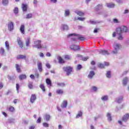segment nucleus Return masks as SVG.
<instances>
[{
    "mask_svg": "<svg viewBox=\"0 0 129 129\" xmlns=\"http://www.w3.org/2000/svg\"><path fill=\"white\" fill-rule=\"evenodd\" d=\"M96 11H99V10H101L102 9V4H99L98 5L96 8Z\"/></svg>",
    "mask_w": 129,
    "mask_h": 129,
    "instance_id": "f704fd0d",
    "label": "nucleus"
},
{
    "mask_svg": "<svg viewBox=\"0 0 129 129\" xmlns=\"http://www.w3.org/2000/svg\"><path fill=\"white\" fill-rule=\"evenodd\" d=\"M57 59L60 64H62V63H65V61L63 60V58L61 57V56H58Z\"/></svg>",
    "mask_w": 129,
    "mask_h": 129,
    "instance_id": "c756f323",
    "label": "nucleus"
},
{
    "mask_svg": "<svg viewBox=\"0 0 129 129\" xmlns=\"http://www.w3.org/2000/svg\"><path fill=\"white\" fill-rule=\"evenodd\" d=\"M62 69L64 72H66L67 75L69 76V75L71 74V72H72V69H73V68L71 67H64Z\"/></svg>",
    "mask_w": 129,
    "mask_h": 129,
    "instance_id": "39448f33",
    "label": "nucleus"
},
{
    "mask_svg": "<svg viewBox=\"0 0 129 129\" xmlns=\"http://www.w3.org/2000/svg\"><path fill=\"white\" fill-rule=\"evenodd\" d=\"M5 47H6V49L7 50V51L10 50V43H9V41H6L5 42Z\"/></svg>",
    "mask_w": 129,
    "mask_h": 129,
    "instance_id": "bb28decb",
    "label": "nucleus"
},
{
    "mask_svg": "<svg viewBox=\"0 0 129 129\" xmlns=\"http://www.w3.org/2000/svg\"><path fill=\"white\" fill-rule=\"evenodd\" d=\"M40 88L42 90V91H43V92H45L46 90L45 89V86H44V84H41L40 85Z\"/></svg>",
    "mask_w": 129,
    "mask_h": 129,
    "instance_id": "a18cd8bd",
    "label": "nucleus"
},
{
    "mask_svg": "<svg viewBox=\"0 0 129 129\" xmlns=\"http://www.w3.org/2000/svg\"><path fill=\"white\" fill-rule=\"evenodd\" d=\"M64 59L66 60H70V59H71V57H70V55H65Z\"/></svg>",
    "mask_w": 129,
    "mask_h": 129,
    "instance_id": "6e6d98bb",
    "label": "nucleus"
},
{
    "mask_svg": "<svg viewBox=\"0 0 129 129\" xmlns=\"http://www.w3.org/2000/svg\"><path fill=\"white\" fill-rule=\"evenodd\" d=\"M113 21L115 24L118 23V20L117 19H114Z\"/></svg>",
    "mask_w": 129,
    "mask_h": 129,
    "instance_id": "680f3d73",
    "label": "nucleus"
},
{
    "mask_svg": "<svg viewBox=\"0 0 129 129\" xmlns=\"http://www.w3.org/2000/svg\"><path fill=\"white\" fill-rule=\"evenodd\" d=\"M36 99H37V96H36L35 94H32L30 97V101L31 103H34V102L36 101Z\"/></svg>",
    "mask_w": 129,
    "mask_h": 129,
    "instance_id": "1a4fd4ad",
    "label": "nucleus"
},
{
    "mask_svg": "<svg viewBox=\"0 0 129 129\" xmlns=\"http://www.w3.org/2000/svg\"><path fill=\"white\" fill-rule=\"evenodd\" d=\"M8 29L9 32H12L14 30V22L12 21L8 22Z\"/></svg>",
    "mask_w": 129,
    "mask_h": 129,
    "instance_id": "423d86ee",
    "label": "nucleus"
},
{
    "mask_svg": "<svg viewBox=\"0 0 129 129\" xmlns=\"http://www.w3.org/2000/svg\"><path fill=\"white\" fill-rule=\"evenodd\" d=\"M68 38H71L72 41L74 42L77 41V40H80V41H84V40H85V38H84L83 36L76 33L68 35Z\"/></svg>",
    "mask_w": 129,
    "mask_h": 129,
    "instance_id": "f257e3e1",
    "label": "nucleus"
},
{
    "mask_svg": "<svg viewBox=\"0 0 129 129\" xmlns=\"http://www.w3.org/2000/svg\"><path fill=\"white\" fill-rule=\"evenodd\" d=\"M33 17V14L32 13H29L26 15L25 19H31Z\"/></svg>",
    "mask_w": 129,
    "mask_h": 129,
    "instance_id": "58836bf2",
    "label": "nucleus"
},
{
    "mask_svg": "<svg viewBox=\"0 0 129 129\" xmlns=\"http://www.w3.org/2000/svg\"><path fill=\"white\" fill-rule=\"evenodd\" d=\"M2 4L3 6H8L9 5V0H3Z\"/></svg>",
    "mask_w": 129,
    "mask_h": 129,
    "instance_id": "4c0bfd02",
    "label": "nucleus"
},
{
    "mask_svg": "<svg viewBox=\"0 0 129 129\" xmlns=\"http://www.w3.org/2000/svg\"><path fill=\"white\" fill-rule=\"evenodd\" d=\"M128 117H129V114L128 113L125 114L122 118V121H124L125 122H126V121H127L128 119Z\"/></svg>",
    "mask_w": 129,
    "mask_h": 129,
    "instance_id": "f8f14e48",
    "label": "nucleus"
},
{
    "mask_svg": "<svg viewBox=\"0 0 129 129\" xmlns=\"http://www.w3.org/2000/svg\"><path fill=\"white\" fill-rule=\"evenodd\" d=\"M30 77L31 78V79H33V80L35 79V76H34V75H31L30 76Z\"/></svg>",
    "mask_w": 129,
    "mask_h": 129,
    "instance_id": "338daca9",
    "label": "nucleus"
},
{
    "mask_svg": "<svg viewBox=\"0 0 129 129\" xmlns=\"http://www.w3.org/2000/svg\"><path fill=\"white\" fill-rule=\"evenodd\" d=\"M94 75H95V72H94V71H91L89 73V75L88 76V78L89 79H92V78H93V77L94 76Z\"/></svg>",
    "mask_w": 129,
    "mask_h": 129,
    "instance_id": "9b49d317",
    "label": "nucleus"
},
{
    "mask_svg": "<svg viewBox=\"0 0 129 129\" xmlns=\"http://www.w3.org/2000/svg\"><path fill=\"white\" fill-rule=\"evenodd\" d=\"M15 66H16V68L17 72L18 73H20V72H21V66L18 64H16Z\"/></svg>",
    "mask_w": 129,
    "mask_h": 129,
    "instance_id": "2f4dec72",
    "label": "nucleus"
},
{
    "mask_svg": "<svg viewBox=\"0 0 129 129\" xmlns=\"http://www.w3.org/2000/svg\"><path fill=\"white\" fill-rule=\"evenodd\" d=\"M0 54L2 56L4 55V54H5V49H4V48L3 47H1L0 48Z\"/></svg>",
    "mask_w": 129,
    "mask_h": 129,
    "instance_id": "ea45409f",
    "label": "nucleus"
},
{
    "mask_svg": "<svg viewBox=\"0 0 129 129\" xmlns=\"http://www.w3.org/2000/svg\"><path fill=\"white\" fill-rule=\"evenodd\" d=\"M44 119H45V120H46V121H49V120H50V119L51 118V116L49 114H46L44 115Z\"/></svg>",
    "mask_w": 129,
    "mask_h": 129,
    "instance_id": "5701e85b",
    "label": "nucleus"
},
{
    "mask_svg": "<svg viewBox=\"0 0 129 129\" xmlns=\"http://www.w3.org/2000/svg\"><path fill=\"white\" fill-rule=\"evenodd\" d=\"M50 2L52 4H56L57 3V0H50Z\"/></svg>",
    "mask_w": 129,
    "mask_h": 129,
    "instance_id": "052dcab7",
    "label": "nucleus"
},
{
    "mask_svg": "<svg viewBox=\"0 0 129 129\" xmlns=\"http://www.w3.org/2000/svg\"><path fill=\"white\" fill-rule=\"evenodd\" d=\"M101 100L102 101H107L108 100V96L107 95H105V96H102L101 98Z\"/></svg>",
    "mask_w": 129,
    "mask_h": 129,
    "instance_id": "b1692460",
    "label": "nucleus"
},
{
    "mask_svg": "<svg viewBox=\"0 0 129 129\" xmlns=\"http://www.w3.org/2000/svg\"><path fill=\"white\" fill-rule=\"evenodd\" d=\"M17 59L20 60V59H26V55H18L17 56Z\"/></svg>",
    "mask_w": 129,
    "mask_h": 129,
    "instance_id": "7c9ffc66",
    "label": "nucleus"
},
{
    "mask_svg": "<svg viewBox=\"0 0 129 129\" xmlns=\"http://www.w3.org/2000/svg\"><path fill=\"white\" fill-rule=\"evenodd\" d=\"M57 85L58 86H59L60 87H65V84L64 83H57Z\"/></svg>",
    "mask_w": 129,
    "mask_h": 129,
    "instance_id": "a19ab883",
    "label": "nucleus"
},
{
    "mask_svg": "<svg viewBox=\"0 0 129 129\" xmlns=\"http://www.w3.org/2000/svg\"><path fill=\"white\" fill-rule=\"evenodd\" d=\"M58 129H63V126L61 124L58 125Z\"/></svg>",
    "mask_w": 129,
    "mask_h": 129,
    "instance_id": "69168bd1",
    "label": "nucleus"
},
{
    "mask_svg": "<svg viewBox=\"0 0 129 129\" xmlns=\"http://www.w3.org/2000/svg\"><path fill=\"white\" fill-rule=\"evenodd\" d=\"M70 49L71 50H73V51H77V50H80V48L78 45H72L70 47Z\"/></svg>",
    "mask_w": 129,
    "mask_h": 129,
    "instance_id": "9d476101",
    "label": "nucleus"
},
{
    "mask_svg": "<svg viewBox=\"0 0 129 129\" xmlns=\"http://www.w3.org/2000/svg\"><path fill=\"white\" fill-rule=\"evenodd\" d=\"M46 67H47V68H48V69H50L51 68V66L49 63H46Z\"/></svg>",
    "mask_w": 129,
    "mask_h": 129,
    "instance_id": "e2e57ef3",
    "label": "nucleus"
},
{
    "mask_svg": "<svg viewBox=\"0 0 129 129\" xmlns=\"http://www.w3.org/2000/svg\"><path fill=\"white\" fill-rule=\"evenodd\" d=\"M28 86L29 89H33L34 88V86L33 85V82H29L28 83Z\"/></svg>",
    "mask_w": 129,
    "mask_h": 129,
    "instance_id": "72a5a7b5",
    "label": "nucleus"
},
{
    "mask_svg": "<svg viewBox=\"0 0 129 129\" xmlns=\"http://www.w3.org/2000/svg\"><path fill=\"white\" fill-rule=\"evenodd\" d=\"M68 105V103L67 100H64L62 102V103L61 105V108H66Z\"/></svg>",
    "mask_w": 129,
    "mask_h": 129,
    "instance_id": "2eb2a0df",
    "label": "nucleus"
},
{
    "mask_svg": "<svg viewBox=\"0 0 129 129\" xmlns=\"http://www.w3.org/2000/svg\"><path fill=\"white\" fill-rule=\"evenodd\" d=\"M9 111L13 112L15 110V108L13 106H10L8 108Z\"/></svg>",
    "mask_w": 129,
    "mask_h": 129,
    "instance_id": "49530a36",
    "label": "nucleus"
},
{
    "mask_svg": "<svg viewBox=\"0 0 129 129\" xmlns=\"http://www.w3.org/2000/svg\"><path fill=\"white\" fill-rule=\"evenodd\" d=\"M20 31L22 34H25V25H21L20 29Z\"/></svg>",
    "mask_w": 129,
    "mask_h": 129,
    "instance_id": "393cba45",
    "label": "nucleus"
},
{
    "mask_svg": "<svg viewBox=\"0 0 129 129\" xmlns=\"http://www.w3.org/2000/svg\"><path fill=\"white\" fill-rule=\"evenodd\" d=\"M17 42L20 48H23V47H24V43L23 42V40H22V38H21L19 37H17Z\"/></svg>",
    "mask_w": 129,
    "mask_h": 129,
    "instance_id": "0eeeda50",
    "label": "nucleus"
},
{
    "mask_svg": "<svg viewBox=\"0 0 129 129\" xmlns=\"http://www.w3.org/2000/svg\"><path fill=\"white\" fill-rule=\"evenodd\" d=\"M19 89H20V85H19V84H16V90L17 91V93H19Z\"/></svg>",
    "mask_w": 129,
    "mask_h": 129,
    "instance_id": "5fc2aeb1",
    "label": "nucleus"
},
{
    "mask_svg": "<svg viewBox=\"0 0 129 129\" xmlns=\"http://www.w3.org/2000/svg\"><path fill=\"white\" fill-rule=\"evenodd\" d=\"M42 124L44 127H49V124L47 122H43Z\"/></svg>",
    "mask_w": 129,
    "mask_h": 129,
    "instance_id": "864d4df0",
    "label": "nucleus"
},
{
    "mask_svg": "<svg viewBox=\"0 0 129 129\" xmlns=\"http://www.w3.org/2000/svg\"><path fill=\"white\" fill-rule=\"evenodd\" d=\"M118 35V39L121 40L123 39V37H122V35H121V33H117Z\"/></svg>",
    "mask_w": 129,
    "mask_h": 129,
    "instance_id": "79ce46f5",
    "label": "nucleus"
},
{
    "mask_svg": "<svg viewBox=\"0 0 129 129\" xmlns=\"http://www.w3.org/2000/svg\"><path fill=\"white\" fill-rule=\"evenodd\" d=\"M121 44L119 43H114L113 45V50L112 51V54L116 55L118 53V51L121 49Z\"/></svg>",
    "mask_w": 129,
    "mask_h": 129,
    "instance_id": "f03ea898",
    "label": "nucleus"
},
{
    "mask_svg": "<svg viewBox=\"0 0 129 129\" xmlns=\"http://www.w3.org/2000/svg\"><path fill=\"white\" fill-rule=\"evenodd\" d=\"M37 122H38V123H40V122H41V117H39L38 118V119H37Z\"/></svg>",
    "mask_w": 129,
    "mask_h": 129,
    "instance_id": "774afa93",
    "label": "nucleus"
},
{
    "mask_svg": "<svg viewBox=\"0 0 129 129\" xmlns=\"http://www.w3.org/2000/svg\"><path fill=\"white\" fill-rule=\"evenodd\" d=\"M20 80H24V79H26L27 78V76L26 75H21L19 77Z\"/></svg>",
    "mask_w": 129,
    "mask_h": 129,
    "instance_id": "cd10ccee",
    "label": "nucleus"
},
{
    "mask_svg": "<svg viewBox=\"0 0 129 129\" xmlns=\"http://www.w3.org/2000/svg\"><path fill=\"white\" fill-rule=\"evenodd\" d=\"M22 123H23L24 124H28V123H29V121L24 120L22 122Z\"/></svg>",
    "mask_w": 129,
    "mask_h": 129,
    "instance_id": "13d9d810",
    "label": "nucleus"
},
{
    "mask_svg": "<svg viewBox=\"0 0 129 129\" xmlns=\"http://www.w3.org/2000/svg\"><path fill=\"white\" fill-rule=\"evenodd\" d=\"M81 68H82V66H81V64H79L77 66V69L78 70H80V69H81Z\"/></svg>",
    "mask_w": 129,
    "mask_h": 129,
    "instance_id": "bf43d9fd",
    "label": "nucleus"
},
{
    "mask_svg": "<svg viewBox=\"0 0 129 129\" xmlns=\"http://www.w3.org/2000/svg\"><path fill=\"white\" fill-rule=\"evenodd\" d=\"M33 48H36L37 49H46L47 46L42 45L41 44V40H36L34 41V45L32 46Z\"/></svg>",
    "mask_w": 129,
    "mask_h": 129,
    "instance_id": "7ed1b4c3",
    "label": "nucleus"
},
{
    "mask_svg": "<svg viewBox=\"0 0 129 129\" xmlns=\"http://www.w3.org/2000/svg\"><path fill=\"white\" fill-rule=\"evenodd\" d=\"M104 66H109V62H104Z\"/></svg>",
    "mask_w": 129,
    "mask_h": 129,
    "instance_id": "0e129e2a",
    "label": "nucleus"
},
{
    "mask_svg": "<svg viewBox=\"0 0 129 129\" xmlns=\"http://www.w3.org/2000/svg\"><path fill=\"white\" fill-rule=\"evenodd\" d=\"M116 31L117 32V34H119V33H126L127 32V27L126 26H121L116 28Z\"/></svg>",
    "mask_w": 129,
    "mask_h": 129,
    "instance_id": "20e7f679",
    "label": "nucleus"
},
{
    "mask_svg": "<svg viewBox=\"0 0 129 129\" xmlns=\"http://www.w3.org/2000/svg\"><path fill=\"white\" fill-rule=\"evenodd\" d=\"M92 90L94 92H96V91H97V87H94H94H92Z\"/></svg>",
    "mask_w": 129,
    "mask_h": 129,
    "instance_id": "603ef678",
    "label": "nucleus"
},
{
    "mask_svg": "<svg viewBox=\"0 0 129 129\" xmlns=\"http://www.w3.org/2000/svg\"><path fill=\"white\" fill-rule=\"evenodd\" d=\"M99 52L102 55H109V51L105 49H100Z\"/></svg>",
    "mask_w": 129,
    "mask_h": 129,
    "instance_id": "6e6552de",
    "label": "nucleus"
},
{
    "mask_svg": "<svg viewBox=\"0 0 129 129\" xmlns=\"http://www.w3.org/2000/svg\"><path fill=\"white\" fill-rule=\"evenodd\" d=\"M46 83L47 85H49V86H52V82H51V80L50 79H46Z\"/></svg>",
    "mask_w": 129,
    "mask_h": 129,
    "instance_id": "473e14b6",
    "label": "nucleus"
},
{
    "mask_svg": "<svg viewBox=\"0 0 129 129\" xmlns=\"http://www.w3.org/2000/svg\"><path fill=\"white\" fill-rule=\"evenodd\" d=\"M13 12L15 15H17V14L19 13V9L18 8V7H16L13 10Z\"/></svg>",
    "mask_w": 129,
    "mask_h": 129,
    "instance_id": "c03bdc74",
    "label": "nucleus"
},
{
    "mask_svg": "<svg viewBox=\"0 0 129 129\" xmlns=\"http://www.w3.org/2000/svg\"><path fill=\"white\" fill-rule=\"evenodd\" d=\"M87 23H90V24H91L92 25H95V24H97V22L94 21L90 20L89 21H87Z\"/></svg>",
    "mask_w": 129,
    "mask_h": 129,
    "instance_id": "de8ad7c7",
    "label": "nucleus"
},
{
    "mask_svg": "<svg viewBox=\"0 0 129 129\" xmlns=\"http://www.w3.org/2000/svg\"><path fill=\"white\" fill-rule=\"evenodd\" d=\"M64 17H69L70 16V10L66 9L64 10Z\"/></svg>",
    "mask_w": 129,
    "mask_h": 129,
    "instance_id": "dca6fc26",
    "label": "nucleus"
},
{
    "mask_svg": "<svg viewBox=\"0 0 129 129\" xmlns=\"http://www.w3.org/2000/svg\"><path fill=\"white\" fill-rule=\"evenodd\" d=\"M75 13L77 14V15L80 16V17H83L85 15L84 13L81 11H75Z\"/></svg>",
    "mask_w": 129,
    "mask_h": 129,
    "instance_id": "a878e982",
    "label": "nucleus"
},
{
    "mask_svg": "<svg viewBox=\"0 0 129 129\" xmlns=\"http://www.w3.org/2000/svg\"><path fill=\"white\" fill-rule=\"evenodd\" d=\"M106 7L107 8H111L114 7V4L113 3H108L106 4Z\"/></svg>",
    "mask_w": 129,
    "mask_h": 129,
    "instance_id": "e433bc0d",
    "label": "nucleus"
},
{
    "mask_svg": "<svg viewBox=\"0 0 129 129\" xmlns=\"http://www.w3.org/2000/svg\"><path fill=\"white\" fill-rule=\"evenodd\" d=\"M129 79H128L127 77H125L123 79L122 81V84L123 85H126V84H127V82L128 81Z\"/></svg>",
    "mask_w": 129,
    "mask_h": 129,
    "instance_id": "412c9836",
    "label": "nucleus"
},
{
    "mask_svg": "<svg viewBox=\"0 0 129 129\" xmlns=\"http://www.w3.org/2000/svg\"><path fill=\"white\" fill-rule=\"evenodd\" d=\"M37 67L39 72H42L43 69L42 68V63L38 62H37Z\"/></svg>",
    "mask_w": 129,
    "mask_h": 129,
    "instance_id": "6ab92c4d",
    "label": "nucleus"
},
{
    "mask_svg": "<svg viewBox=\"0 0 129 129\" xmlns=\"http://www.w3.org/2000/svg\"><path fill=\"white\" fill-rule=\"evenodd\" d=\"M30 37H27L26 38H25V44L26 47H29L30 46Z\"/></svg>",
    "mask_w": 129,
    "mask_h": 129,
    "instance_id": "f3484780",
    "label": "nucleus"
},
{
    "mask_svg": "<svg viewBox=\"0 0 129 129\" xmlns=\"http://www.w3.org/2000/svg\"><path fill=\"white\" fill-rule=\"evenodd\" d=\"M83 114V113H82V111H79L76 116V118H79V117H81V116H82Z\"/></svg>",
    "mask_w": 129,
    "mask_h": 129,
    "instance_id": "4be33fe9",
    "label": "nucleus"
},
{
    "mask_svg": "<svg viewBox=\"0 0 129 129\" xmlns=\"http://www.w3.org/2000/svg\"><path fill=\"white\" fill-rule=\"evenodd\" d=\"M107 117L108 120L109 121H111V120H112L111 114L110 113H107Z\"/></svg>",
    "mask_w": 129,
    "mask_h": 129,
    "instance_id": "c9c22d12",
    "label": "nucleus"
},
{
    "mask_svg": "<svg viewBox=\"0 0 129 129\" xmlns=\"http://www.w3.org/2000/svg\"><path fill=\"white\" fill-rule=\"evenodd\" d=\"M22 9L23 12H27L28 11V5L26 4H23L22 5Z\"/></svg>",
    "mask_w": 129,
    "mask_h": 129,
    "instance_id": "ddd939ff",
    "label": "nucleus"
},
{
    "mask_svg": "<svg viewBox=\"0 0 129 129\" xmlns=\"http://www.w3.org/2000/svg\"><path fill=\"white\" fill-rule=\"evenodd\" d=\"M33 5H34V7L35 8H36L37 5H38V1L37 0H34L33 1Z\"/></svg>",
    "mask_w": 129,
    "mask_h": 129,
    "instance_id": "09e8293b",
    "label": "nucleus"
},
{
    "mask_svg": "<svg viewBox=\"0 0 129 129\" xmlns=\"http://www.w3.org/2000/svg\"><path fill=\"white\" fill-rule=\"evenodd\" d=\"M61 29L62 31H67L68 30H69V27H68V25H65V24H62Z\"/></svg>",
    "mask_w": 129,
    "mask_h": 129,
    "instance_id": "4468645a",
    "label": "nucleus"
},
{
    "mask_svg": "<svg viewBox=\"0 0 129 129\" xmlns=\"http://www.w3.org/2000/svg\"><path fill=\"white\" fill-rule=\"evenodd\" d=\"M56 94L62 95L63 93H64V92L62 89H57L56 91Z\"/></svg>",
    "mask_w": 129,
    "mask_h": 129,
    "instance_id": "c85d7f7f",
    "label": "nucleus"
},
{
    "mask_svg": "<svg viewBox=\"0 0 129 129\" xmlns=\"http://www.w3.org/2000/svg\"><path fill=\"white\" fill-rule=\"evenodd\" d=\"M85 17H79L78 18V20L79 21H81V22H83V21H85Z\"/></svg>",
    "mask_w": 129,
    "mask_h": 129,
    "instance_id": "8fccbe9b",
    "label": "nucleus"
},
{
    "mask_svg": "<svg viewBox=\"0 0 129 129\" xmlns=\"http://www.w3.org/2000/svg\"><path fill=\"white\" fill-rule=\"evenodd\" d=\"M9 122L10 123H15V122H16V120L14 118L9 119Z\"/></svg>",
    "mask_w": 129,
    "mask_h": 129,
    "instance_id": "37998d69",
    "label": "nucleus"
},
{
    "mask_svg": "<svg viewBox=\"0 0 129 129\" xmlns=\"http://www.w3.org/2000/svg\"><path fill=\"white\" fill-rule=\"evenodd\" d=\"M122 99H123L122 96H120V97L116 98V102H117V103H121V102H122Z\"/></svg>",
    "mask_w": 129,
    "mask_h": 129,
    "instance_id": "a211bd4d",
    "label": "nucleus"
},
{
    "mask_svg": "<svg viewBox=\"0 0 129 129\" xmlns=\"http://www.w3.org/2000/svg\"><path fill=\"white\" fill-rule=\"evenodd\" d=\"M77 57L78 58H81L83 60V61H87L88 60V57H83V56L80 55V54H78Z\"/></svg>",
    "mask_w": 129,
    "mask_h": 129,
    "instance_id": "aec40b11",
    "label": "nucleus"
},
{
    "mask_svg": "<svg viewBox=\"0 0 129 129\" xmlns=\"http://www.w3.org/2000/svg\"><path fill=\"white\" fill-rule=\"evenodd\" d=\"M106 76L107 78H110V77H111L110 72H107L106 74Z\"/></svg>",
    "mask_w": 129,
    "mask_h": 129,
    "instance_id": "3c124183",
    "label": "nucleus"
},
{
    "mask_svg": "<svg viewBox=\"0 0 129 129\" xmlns=\"http://www.w3.org/2000/svg\"><path fill=\"white\" fill-rule=\"evenodd\" d=\"M104 64H103V63H100L99 65H98V67L99 68H104Z\"/></svg>",
    "mask_w": 129,
    "mask_h": 129,
    "instance_id": "4d7b16f0",
    "label": "nucleus"
}]
</instances>
